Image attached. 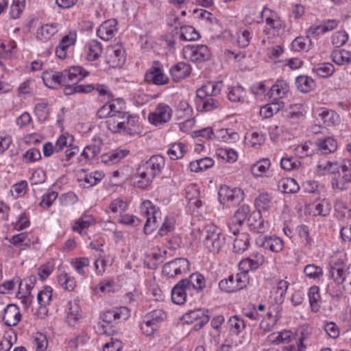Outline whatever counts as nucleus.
<instances>
[{
    "instance_id": "1",
    "label": "nucleus",
    "mask_w": 351,
    "mask_h": 351,
    "mask_svg": "<svg viewBox=\"0 0 351 351\" xmlns=\"http://www.w3.org/2000/svg\"><path fill=\"white\" fill-rule=\"evenodd\" d=\"M89 75V72L82 66H75L62 72L53 71L43 72L42 79L46 86L55 88L60 85L66 88L69 83L80 82Z\"/></svg>"
},
{
    "instance_id": "2",
    "label": "nucleus",
    "mask_w": 351,
    "mask_h": 351,
    "mask_svg": "<svg viewBox=\"0 0 351 351\" xmlns=\"http://www.w3.org/2000/svg\"><path fill=\"white\" fill-rule=\"evenodd\" d=\"M204 246L209 252H219L225 244V237L221 230L214 224L206 225L202 232Z\"/></svg>"
},
{
    "instance_id": "3",
    "label": "nucleus",
    "mask_w": 351,
    "mask_h": 351,
    "mask_svg": "<svg viewBox=\"0 0 351 351\" xmlns=\"http://www.w3.org/2000/svg\"><path fill=\"white\" fill-rule=\"evenodd\" d=\"M247 283V276L245 273H239L235 276L231 275L228 278L221 280L219 282V287L223 291L233 293L243 289Z\"/></svg>"
},
{
    "instance_id": "4",
    "label": "nucleus",
    "mask_w": 351,
    "mask_h": 351,
    "mask_svg": "<svg viewBox=\"0 0 351 351\" xmlns=\"http://www.w3.org/2000/svg\"><path fill=\"white\" fill-rule=\"evenodd\" d=\"M140 208L141 214L146 218L143 228L144 232L147 234H150L156 228L157 215L160 213L149 200L143 202Z\"/></svg>"
},
{
    "instance_id": "5",
    "label": "nucleus",
    "mask_w": 351,
    "mask_h": 351,
    "mask_svg": "<svg viewBox=\"0 0 351 351\" xmlns=\"http://www.w3.org/2000/svg\"><path fill=\"white\" fill-rule=\"evenodd\" d=\"M341 172L338 176H335L331 180L332 189L340 191H346L348 189V184L351 183V160H344L340 166Z\"/></svg>"
},
{
    "instance_id": "6",
    "label": "nucleus",
    "mask_w": 351,
    "mask_h": 351,
    "mask_svg": "<svg viewBox=\"0 0 351 351\" xmlns=\"http://www.w3.org/2000/svg\"><path fill=\"white\" fill-rule=\"evenodd\" d=\"M185 59L193 62H202L209 59L210 53L206 45H187L183 48Z\"/></svg>"
},
{
    "instance_id": "7",
    "label": "nucleus",
    "mask_w": 351,
    "mask_h": 351,
    "mask_svg": "<svg viewBox=\"0 0 351 351\" xmlns=\"http://www.w3.org/2000/svg\"><path fill=\"white\" fill-rule=\"evenodd\" d=\"M218 197L221 204L230 203L232 205H236L243 199L244 193L241 189H230L229 186L223 185L219 190Z\"/></svg>"
},
{
    "instance_id": "8",
    "label": "nucleus",
    "mask_w": 351,
    "mask_h": 351,
    "mask_svg": "<svg viewBox=\"0 0 351 351\" xmlns=\"http://www.w3.org/2000/svg\"><path fill=\"white\" fill-rule=\"evenodd\" d=\"M196 108L197 111L210 112L221 108V102L216 97L205 93L199 94V90L196 91Z\"/></svg>"
},
{
    "instance_id": "9",
    "label": "nucleus",
    "mask_w": 351,
    "mask_h": 351,
    "mask_svg": "<svg viewBox=\"0 0 351 351\" xmlns=\"http://www.w3.org/2000/svg\"><path fill=\"white\" fill-rule=\"evenodd\" d=\"M189 266V262L186 258H175L164 265L162 273L169 278H173L178 274L188 271Z\"/></svg>"
},
{
    "instance_id": "10",
    "label": "nucleus",
    "mask_w": 351,
    "mask_h": 351,
    "mask_svg": "<svg viewBox=\"0 0 351 351\" xmlns=\"http://www.w3.org/2000/svg\"><path fill=\"white\" fill-rule=\"evenodd\" d=\"M157 176L156 173L151 169L150 167L145 162L139 165L134 176V186L140 189H145L151 184L154 178Z\"/></svg>"
},
{
    "instance_id": "11",
    "label": "nucleus",
    "mask_w": 351,
    "mask_h": 351,
    "mask_svg": "<svg viewBox=\"0 0 351 351\" xmlns=\"http://www.w3.org/2000/svg\"><path fill=\"white\" fill-rule=\"evenodd\" d=\"M74 138L72 135L66 133L62 134L58 138L56 146V152H61L64 148H68L65 152V156L67 160H69L80 152L77 146L73 145Z\"/></svg>"
},
{
    "instance_id": "12",
    "label": "nucleus",
    "mask_w": 351,
    "mask_h": 351,
    "mask_svg": "<svg viewBox=\"0 0 351 351\" xmlns=\"http://www.w3.org/2000/svg\"><path fill=\"white\" fill-rule=\"evenodd\" d=\"M172 113L173 110L169 106L161 103L149 114L148 120L152 124L158 125L168 122L172 117Z\"/></svg>"
},
{
    "instance_id": "13",
    "label": "nucleus",
    "mask_w": 351,
    "mask_h": 351,
    "mask_svg": "<svg viewBox=\"0 0 351 351\" xmlns=\"http://www.w3.org/2000/svg\"><path fill=\"white\" fill-rule=\"evenodd\" d=\"M145 80L156 85H164L168 83L169 79L163 73L162 65L158 61H154L152 67L146 72Z\"/></svg>"
},
{
    "instance_id": "14",
    "label": "nucleus",
    "mask_w": 351,
    "mask_h": 351,
    "mask_svg": "<svg viewBox=\"0 0 351 351\" xmlns=\"http://www.w3.org/2000/svg\"><path fill=\"white\" fill-rule=\"evenodd\" d=\"M256 245L273 252H280L284 248V241L276 236L260 235L256 239Z\"/></svg>"
},
{
    "instance_id": "15",
    "label": "nucleus",
    "mask_w": 351,
    "mask_h": 351,
    "mask_svg": "<svg viewBox=\"0 0 351 351\" xmlns=\"http://www.w3.org/2000/svg\"><path fill=\"white\" fill-rule=\"evenodd\" d=\"M130 316V309L126 306H120L105 311L101 315V318L104 322L111 324L114 322L125 321Z\"/></svg>"
},
{
    "instance_id": "16",
    "label": "nucleus",
    "mask_w": 351,
    "mask_h": 351,
    "mask_svg": "<svg viewBox=\"0 0 351 351\" xmlns=\"http://www.w3.org/2000/svg\"><path fill=\"white\" fill-rule=\"evenodd\" d=\"M183 320L186 324H194L195 330L201 329L209 320V317L201 309L191 311L183 315Z\"/></svg>"
},
{
    "instance_id": "17",
    "label": "nucleus",
    "mask_w": 351,
    "mask_h": 351,
    "mask_svg": "<svg viewBox=\"0 0 351 351\" xmlns=\"http://www.w3.org/2000/svg\"><path fill=\"white\" fill-rule=\"evenodd\" d=\"M330 272L334 280L337 284L345 283L344 287L350 293L351 291V265L346 269L340 266L332 267Z\"/></svg>"
},
{
    "instance_id": "18",
    "label": "nucleus",
    "mask_w": 351,
    "mask_h": 351,
    "mask_svg": "<svg viewBox=\"0 0 351 351\" xmlns=\"http://www.w3.org/2000/svg\"><path fill=\"white\" fill-rule=\"evenodd\" d=\"M108 63L112 66H121L125 61V53L121 45L117 44L107 48Z\"/></svg>"
},
{
    "instance_id": "19",
    "label": "nucleus",
    "mask_w": 351,
    "mask_h": 351,
    "mask_svg": "<svg viewBox=\"0 0 351 351\" xmlns=\"http://www.w3.org/2000/svg\"><path fill=\"white\" fill-rule=\"evenodd\" d=\"M250 214V206L242 205L234 213L232 219V223L229 225V229L233 234L236 235L239 232L237 226H241L247 219Z\"/></svg>"
},
{
    "instance_id": "20",
    "label": "nucleus",
    "mask_w": 351,
    "mask_h": 351,
    "mask_svg": "<svg viewBox=\"0 0 351 351\" xmlns=\"http://www.w3.org/2000/svg\"><path fill=\"white\" fill-rule=\"evenodd\" d=\"M317 119L319 118L324 125L327 127L336 125L339 123V115L334 110L326 108H319L315 112Z\"/></svg>"
},
{
    "instance_id": "21",
    "label": "nucleus",
    "mask_w": 351,
    "mask_h": 351,
    "mask_svg": "<svg viewBox=\"0 0 351 351\" xmlns=\"http://www.w3.org/2000/svg\"><path fill=\"white\" fill-rule=\"evenodd\" d=\"M185 283L189 291H195L202 293L206 288V280L203 275L199 273H193L188 278L182 280V283Z\"/></svg>"
},
{
    "instance_id": "22",
    "label": "nucleus",
    "mask_w": 351,
    "mask_h": 351,
    "mask_svg": "<svg viewBox=\"0 0 351 351\" xmlns=\"http://www.w3.org/2000/svg\"><path fill=\"white\" fill-rule=\"evenodd\" d=\"M117 22L115 19H109L104 22L97 31V36L104 40H110L117 32Z\"/></svg>"
},
{
    "instance_id": "23",
    "label": "nucleus",
    "mask_w": 351,
    "mask_h": 351,
    "mask_svg": "<svg viewBox=\"0 0 351 351\" xmlns=\"http://www.w3.org/2000/svg\"><path fill=\"white\" fill-rule=\"evenodd\" d=\"M21 315L18 306L13 304H10L4 309L3 321L6 326H14L20 322Z\"/></svg>"
},
{
    "instance_id": "24",
    "label": "nucleus",
    "mask_w": 351,
    "mask_h": 351,
    "mask_svg": "<svg viewBox=\"0 0 351 351\" xmlns=\"http://www.w3.org/2000/svg\"><path fill=\"white\" fill-rule=\"evenodd\" d=\"M76 38L75 33H70L62 38L56 49V54L58 58L62 60L66 58L69 47L75 45Z\"/></svg>"
},
{
    "instance_id": "25",
    "label": "nucleus",
    "mask_w": 351,
    "mask_h": 351,
    "mask_svg": "<svg viewBox=\"0 0 351 351\" xmlns=\"http://www.w3.org/2000/svg\"><path fill=\"white\" fill-rule=\"evenodd\" d=\"M317 152L320 154L326 155L334 153L337 149L336 140L330 136L324 138H318L315 141Z\"/></svg>"
},
{
    "instance_id": "26",
    "label": "nucleus",
    "mask_w": 351,
    "mask_h": 351,
    "mask_svg": "<svg viewBox=\"0 0 351 351\" xmlns=\"http://www.w3.org/2000/svg\"><path fill=\"white\" fill-rule=\"evenodd\" d=\"M189 291L185 283L180 280L171 290V300L173 303L181 305L186 301V295Z\"/></svg>"
},
{
    "instance_id": "27",
    "label": "nucleus",
    "mask_w": 351,
    "mask_h": 351,
    "mask_svg": "<svg viewBox=\"0 0 351 351\" xmlns=\"http://www.w3.org/2000/svg\"><path fill=\"white\" fill-rule=\"evenodd\" d=\"M190 73V66L182 62H178L170 69V73L173 80L175 82H179L186 78L189 75Z\"/></svg>"
},
{
    "instance_id": "28",
    "label": "nucleus",
    "mask_w": 351,
    "mask_h": 351,
    "mask_svg": "<svg viewBox=\"0 0 351 351\" xmlns=\"http://www.w3.org/2000/svg\"><path fill=\"white\" fill-rule=\"evenodd\" d=\"M122 122L123 123H121V128H119L118 133L131 135L136 132V127L138 122V117L137 116L131 115L128 113L125 120Z\"/></svg>"
},
{
    "instance_id": "29",
    "label": "nucleus",
    "mask_w": 351,
    "mask_h": 351,
    "mask_svg": "<svg viewBox=\"0 0 351 351\" xmlns=\"http://www.w3.org/2000/svg\"><path fill=\"white\" fill-rule=\"evenodd\" d=\"M129 153L128 149H115L101 156L102 162L108 165H113L119 162Z\"/></svg>"
},
{
    "instance_id": "30",
    "label": "nucleus",
    "mask_w": 351,
    "mask_h": 351,
    "mask_svg": "<svg viewBox=\"0 0 351 351\" xmlns=\"http://www.w3.org/2000/svg\"><path fill=\"white\" fill-rule=\"evenodd\" d=\"M289 90V84L283 80H278L270 88V97H274L275 99L282 98L286 96Z\"/></svg>"
},
{
    "instance_id": "31",
    "label": "nucleus",
    "mask_w": 351,
    "mask_h": 351,
    "mask_svg": "<svg viewBox=\"0 0 351 351\" xmlns=\"http://www.w3.org/2000/svg\"><path fill=\"white\" fill-rule=\"evenodd\" d=\"M79 82L69 83L66 88H64L66 95H71L74 93H89L95 90L93 84H77Z\"/></svg>"
},
{
    "instance_id": "32",
    "label": "nucleus",
    "mask_w": 351,
    "mask_h": 351,
    "mask_svg": "<svg viewBox=\"0 0 351 351\" xmlns=\"http://www.w3.org/2000/svg\"><path fill=\"white\" fill-rule=\"evenodd\" d=\"M223 87V84L222 81L208 82L198 88L197 90H199V94L202 95L203 93H205L217 97L221 93Z\"/></svg>"
},
{
    "instance_id": "33",
    "label": "nucleus",
    "mask_w": 351,
    "mask_h": 351,
    "mask_svg": "<svg viewBox=\"0 0 351 351\" xmlns=\"http://www.w3.org/2000/svg\"><path fill=\"white\" fill-rule=\"evenodd\" d=\"M250 245V236L247 233L238 234L233 243V251L237 254H242Z\"/></svg>"
},
{
    "instance_id": "34",
    "label": "nucleus",
    "mask_w": 351,
    "mask_h": 351,
    "mask_svg": "<svg viewBox=\"0 0 351 351\" xmlns=\"http://www.w3.org/2000/svg\"><path fill=\"white\" fill-rule=\"evenodd\" d=\"M278 189L284 193H295L300 186L293 178H284L278 182Z\"/></svg>"
},
{
    "instance_id": "35",
    "label": "nucleus",
    "mask_w": 351,
    "mask_h": 351,
    "mask_svg": "<svg viewBox=\"0 0 351 351\" xmlns=\"http://www.w3.org/2000/svg\"><path fill=\"white\" fill-rule=\"evenodd\" d=\"M128 114V112L122 111L113 117H110L109 121H106L108 129L113 133H118L121 123H123L122 121L125 120Z\"/></svg>"
},
{
    "instance_id": "36",
    "label": "nucleus",
    "mask_w": 351,
    "mask_h": 351,
    "mask_svg": "<svg viewBox=\"0 0 351 351\" xmlns=\"http://www.w3.org/2000/svg\"><path fill=\"white\" fill-rule=\"evenodd\" d=\"M246 97V91L240 85L228 88V98L232 102H243Z\"/></svg>"
},
{
    "instance_id": "37",
    "label": "nucleus",
    "mask_w": 351,
    "mask_h": 351,
    "mask_svg": "<svg viewBox=\"0 0 351 351\" xmlns=\"http://www.w3.org/2000/svg\"><path fill=\"white\" fill-rule=\"evenodd\" d=\"M255 206L258 208V210H268L273 206V197L271 194L263 193L260 194L255 199Z\"/></svg>"
},
{
    "instance_id": "38",
    "label": "nucleus",
    "mask_w": 351,
    "mask_h": 351,
    "mask_svg": "<svg viewBox=\"0 0 351 351\" xmlns=\"http://www.w3.org/2000/svg\"><path fill=\"white\" fill-rule=\"evenodd\" d=\"M58 31L57 23L46 24L37 31L36 36L40 40H48L57 33Z\"/></svg>"
},
{
    "instance_id": "39",
    "label": "nucleus",
    "mask_w": 351,
    "mask_h": 351,
    "mask_svg": "<svg viewBox=\"0 0 351 351\" xmlns=\"http://www.w3.org/2000/svg\"><path fill=\"white\" fill-rule=\"evenodd\" d=\"M179 37L181 40L186 41H195L199 39V32L191 25H184L180 27Z\"/></svg>"
},
{
    "instance_id": "40",
    "label": "nucleus",
    "mask_w": 351,
    "mask_h": 351,
    "mask_svg": "<svg viewBox=\"0 0 351 351\" xmlns=\"http://www.w3.org/2000/svg\"><path fill=\"white\" fill-rule=\"evenodd\" d=\"M214 161L212 158L205 157L195 161H192L189 164V167L191 171L199 172L203 170H206L213 167Z\"/></svg>"
},
{
    "instance_id": "41",
    "label": "nucleus",
    "mask_w": 351,
    "mask_h": 351,
    "mask_svg": "<svg viewBox=\"0 0 351 351\" xmlns=\"http://www.w3.org/2000/svg\"><path fill=\"white\" fill-rule=\"evenodd\" d=\"M87 59L89 61H94L98 59L102 53L101 43L97 40H90L88 45Z\"/></svg>"
},
{
    "instance_id": "42",
    "label": "nucleus",
    "mask_w": 351,
    "mask_h": 351,
    "mask_svg": "<svg viewBox=\"0 0 351 351\" xmlns=\"http://www.w3.org/2000/svg\"><path fill=\"white\" fill-rule=\"evenodd\" d=\"M186 198L191 206L199 208L202 204L199 199V191L195 186H189L186 189Z\"/></svg>"
},
{
    "instance_id": "43",
    "label": "nucleus",
    "mask_w": 351,
    "mask_h": 351,
    "mask_svg": "<svg viewBox=\"0 0 351 351\" xmlns=\"http://www.w3.org/2000/svg\"><path fill=\"white\" fill-rule=\"evenodd\" d=\"M304 114L305 112L303 105L300 104H295L289 106V108L285 110L283 117L287 119H296Z\"/></svg>"
},
{
    "instance_id": "44",
    "label": "nucleus",
    "mask_w": 351,
    "mask_h": 351,
    "mask_svg": "<svg viewBox=\"0 0 351 351\" xmlns=\"http://www.w3.org/2000/svg\"><path fill=\"white\" fill-rule=\"evenodd\" d=\"M100 151V146L96 144L86 146L79 158V162H87L93 159Z\"/></svg>"
},
{
    "instance_id": "45",
    "label": "nucleus",
    "mask_w": 351,
    "mask_h": 351,
    "mask_svg": "<svg viewBox=\"0 0 351 351\" xmlns=\"http://www.w3.org/2000/svg\"><path fill=\"white\" fill-rule=\"evenodd\" d=\"M295 84L298 89L302 93H308L315 86L313 80L306 75H300L296 77Z\"/></svg>"
},
{
    "instance_id": "46",
    "label": "nucleus",
    "mask_w": 351,
    "mask_h": 351,
    "mask_svg": "<svg viewBox=\"0 0 351 351\" xmlns=\"http://www.w3.org/2000/svg\"><path fill=\"white\" fill-rule=\"evenodd\" d=\"M270 166V160L268 158H263L252 166L251 172L255 177H260L269 169Z\"/></svg>"
},
{
    "instance_id": "47",
    "label": "nucleus",
    "mask_w": 351,
    "mask_h": 351,
    "mask_svg": "<svg viewBox=\"0 0 351 351\" xmlns=\"http://www.w3.org/2000/svg\"><path fill=\"white\" fill-rule=\"evenodd\" d=\"M331 58L335 64L342 65L351 61V53L343 49L335 50L332 52Z\"/></svg>"
},
{
    "instance_id": "48",
    "label": "nucleus",
    "mask_w": 351,
    "mask_h": 351,
    "mask_svg": "<svg viewBox=\"0 0 351 351\" xmlns=\"http://www.w3.org/2000/svg\"><path fill=\"white\" fill-rule=\"evenodd\" d=\"M151 169L153 170L157 176L160 175L165 167V158L160 155H154L146 161Z\"/></svg>"
},
{
    "instance_id": "49",
    "label": "nucleus",
    "mask_w": 351,
    "mask_h": 351,
    "mask_svg": "<svg viewBox=\"0 0 351 351\" xmlns=\"http://www.w3.org/2000/svg\"><path fill=\"white\" fill-rule=\"evenodd\" d=\"M93 222L94 220L91 216L83 215L74 223L72 229L82 234L83 231L88 228Z\"/></svg>"
},
{
    "instance_id": "50",
    "label": "nucleus",
    "mask_w": 351,
    "mask_h": 351,
    "mask_svg": "<svg viewBox=\"0 0 351 351\" xmlns=\"http://www.w3.org/2000/svg\"><path fill=\"white\" fill-rule=\"evenodd\" d=\"M52 291L51 287L46 286L38 293L37 300L40 308H45L49 304L52 298Z\"/></svg>"
},
{
    "instance_id": "51",
    "label": "nucleus",
    "mask_w": 351,
    "mask_h": 351,
    "mask_svg": "<svg viewBox=\"0 0 351 351\" xmlns=\"http://www.w3.org/2000/svg\"><path fill=\"white\" fill-rule=\"evenodd\" d=\"M308 299L312 311L317 312L319 309V302L321 300L319 289L318 287L313 286L309 289Z\"/></svg>"
},
{
    "instance_id": "52",
    "label": "nucleus",
    "mask_w": 351,
    "mask_h": 351,
    "mask_svg": "<svg viewBox=\"0 0 351 351\" xmlns=\"http://www.w3.org/2000/svg\"><path fill=\"white\" fill-rule=\"evenodd\" d=\"M313 71L321 77H328L332 75L335 68L331 63L323 62L316 65Z\"/></svg>"
},
{
    "instance_id": "53",
    "label": "nucleus",
    "mask_w": 351,
    "mask_h": 351,
    "mask_svg": "<svg viewBox=\"0 0 351 351\" xmlns=\"http://www.w3.org/2000/svg\"><path fill=\"white\" fill-rule=\"evenodd\" d=\"M228 324L230 332L235 335H239L245 328L244 320L237 315L231 317Z\"/></svg>"
},
{
    "instance_id": "54",
    "label": "nucleus",
    "mask_w": 351,
    "mask_h": 351,
    "mask_svg": "<svg viewBox=\"0 0 351 351\" xmlns=\"http://www.w3.org/2000/svg\"><path fill=\"white\" fill-rule=\"evenodd\" d=\"M311 44L310 36L307 34L306 36L297 37L291 43V47L294 51H308L309 46Z\"/></svg>"
},
{
    "instance_id": "55",
    "label": "nucleus",
    "mask_w": 351,
    "mask_h": 351,
    "mask_svg": "<svg viewBox=\"0 0 351 351\" xmlns=\"http://www.w3.org/2000/svg\"><path fill=\"white\" fill-rule=\"evenodd\" d=\"M80 306L76 302H69L66 320L69 325L74 326L79 319Z\"/></svg>"
},
{
    "instance_id": "56",
    "label": "nucleus",
    "mask_w": 351,
    "mask_h": 351,
    "mask_svg": "<svg viewBox=\"0 0 351 351\" xmlns=\"http://www.w3.org/2000/svg\"><path fill=\"white\" fill-rule=\"evenodd\" d=\"M58 282L64 289L69 291H73L75 287L74 278L71 277L66 273H62L58 276Z\"/></svg>"
},
{
    "instance_id": "57",
    "label": "nucleus",
    "mask_w": 351,
    "mask_h": 351,
    "mask_svg": "<svg viewBox=\"0 0 351 351\" xmlns=\"http://www.w3.org/2000/svg\"><path fill=\"white\" fill-rule=\"evenodd\" d=\"M185 152V145L182 143L172 145L167 151V154L171 160H178L182 158Z\"/></svg>"
},
{
    "instance_id": "58",
    "label": "nucleus",
    "mask_w": 351,
    "mask_h": 351,
    "mask_svg": "<svg viewBox=\"0 0 351 351\" xmlns=\"http://www.w3.org/2000/svg\"><path fill=\"white\" fill-rule=\"evenodd\" d=\"M215 138H221L225 142H234L239 139V134L232 132L230 129H221L217 132Z\"/></svg>"
},
{
    "instance_id": "59",
    "label": "nucleus",
    "mask_w": 351,
    "mask_h": 351,
    "mask_svg": "<svg viewBox=\"0 0 351 351\" xmlns=\"http://www.w3.org/2000/svg\"><path fill=\"white\" fill-rule=\"evenodd\" d=\"M281 167L287 171H291L298 168L301 162L295 157H284L280 161Z\"/></svg>"
},
{
    "instance_id": "60",
    "label": "nucleus",
    "mask_w": 351,
    "mask_h": 351,
    "mask_svg": "<svg viewBox=\"0 0 351 351\" xmlns=\"http://www.w3.org/2000/svg\"><path fill=\"white\" fill-rule=\"evenodd\" d=\"M25 5V0H13L10 6V14L12 19L20 17Z\"/></svg>"
},
{
    "instance_id": "61",
    "label": "nucleus",
    "mask_w": 351,
    "mask_h": 351,
    "mask_svg": "<svg viewBox=\"0 0 351 351\" xmlns=\"http://www.w3.org/2000/svg\"><path fill=\"white\" fill-rule=\"evenodd\" d=\"M280 109V105L278 104H267L260 109V115L265 119L269 118L278 112Z\"/></svg>"
},
{
    "instance_id": "62",
    "label": "nucleus",
    "mask_w": 351,
    "mask_h": 351,
    "mask_svg": "<svg viewBox=\"0 0 351 351\" xmlns=\"http://www.w3.org/2000/svg\"><path fill=\"white\" fill-rule=\"evenodd\" d=\"M176 221L173 217H166L162 226L158 230V234L161 237L167 235L169 232H172L175 228Z\"/></svg>"
},
{
    "instance_id": "63",
    "label": "nucleus",
    "mask_w": 351,
    "mask_h": 351,
    "mask_svg": "<svg viewBox=\"0 0 351 351\" xmlns=\"http://www.w3.org/2000/svg\"><path fill=\"white\" fill-rule=\"evenodd\" d=\"M127 202L122 199H115L109 205V209L114 213H123L128 208Z\"/></svg>"
},
{
    "instance_id": "64",
    "label": "nucleus",
    "mask_w": 351,
    "mask_h": 351,
    "mask_svg": "<svg viewBox=\"0 0 351 351\" xmlns=\"http://www.w3.org/2000/svg\"><path fill=\"white\" fill-rule=\"evenodd\" d=\"M251 38V32L248 29L240 30L237 34L238 45L242 48L246 47L249 45Z\"/></svg>"
}]
</instances>
